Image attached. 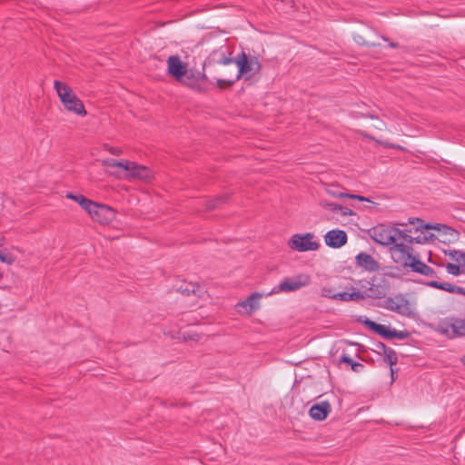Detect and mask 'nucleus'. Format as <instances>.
Returning <instances> with one entry per match:
<instances>
[{"label": "nucleus", "mask_w": 465, "mask_h": 465, "mask_svg": "<svg viewBox=\"0 0 465 465\" xmlns=\"http://www.w3.org/2000/svg\"><path fill=\"white\" fill-rule=\"evenodd\" d=\"M341 361L346 362V363L351 364V365L353 362L352 359L350 356L345 355V354L341 356Z\"/></svg>", "instance_id": "4c0bfd02"}, {"label": "nucleus", "mask_w": 465, "mask_h": 465, "mask_svg": "<svg viewBox=\"0 0 465 465\" xmlns=\"http://www.w3.org/2000/svg\"><path fill=\"white\" fill-rule=\"evenodd\" d=\"M352 292H348V302H360L364 300V294L361 292V289L356 291L354 288H351Z\"/></svg>", "instance_id": "a878e982"}, {"label": "nucleus", "mask_w": 465, "mask_h": 465, "mask_svg": "<svg viewBox=\"0 0 465 465\" xmlns=\"http://www.w3.org/2000/svg\"><path fill=\"white\" fill-rule=\"evenodd\" d=\"M380 143H381L382 145H384L385 147H389V148H393L394 146L388 143H382V142H379Z\"/></svg>", "instance_id": "79ce46f5"}, {"label": "nucleus", "mask_w": 465, "mask_h": 465, "mask_svg": "<svg viewBox=\"0 0 465 465\" xmlns=\"http://www.w3.org/2000/svg\"><path fill=\"white\" fill-rule=\"evenodd\" d=\"M313 238L314 235L311 232L294 234L289 241V247L298 252L316 251L320 244Z\"/></svg>", "instance_id": "1a4fd4ad"}, {"label": "nucleus", "mask_w": 465, "mask_h": 465, "mask_svg": "<svg viewBox=\"0 0 465 465\" xmlns=\"http://www.w3.org/2000/svg\"><path fill=\"white\" fill-rule=\"evenodd\" d=\"M234 60L232 58H229V57H225L223 59L222 63L223 64H229L231 63H232Z\"/></svg>", "instance_id": "a19ab883"}, {"label": "nucleus", "mask_w": 465, "mask_h": 465, "mask_svg": "<svg viewBox=\"0 0 465 465\" xmlns=\"http://www.w3.org/2000/svg\"><path fill=\"white\" fill-rule=\"evenodd\" d=\"M331 411V406L327 401H322L312 405L309 410V415L314 420H324Z\"/></svg>", "instance_id": "f3484780"}, {"label": "nucleus", "mask_w": 465, "mask_h": 465, "mask_svg": "<svg viewBox=\"0 0 465 465\" xmlns=\"http://www.w3.org/2000/svg\"><path fill=\"white\" fill-rule=\"evenodd\" d=\"M95 203V202H93L92 200L84 197L80 199L79 205L90 214L91 211L93 210V206Z\"/></svg>", "instance_id": "cd10ccee"}, {"label": "nucleus", "mask_w": 465, "mask_h": 465, "mask_svg": "<svg viewBox=\"0 0 465 465\" xmlns=\"http://www.w3.org/2000/svg\"><path fill=\"white\" fill-rule=\"evenodd\" d=\"M89 215L100 224H108L115 218V211L105 204L95 203Z\"/></svg>", "instance_id": "f8f14e48"}, {"label": "nucleus", "mask_w": 465, "mask_h": 465, "mask_svg": "<svg viewBox=\"0 0 465 465\" xmlns=\"http://www.w3.org/2000/svg\"><path fill=\"white\" fill-rule=\"evenodd\" d=\"M354 40L359 44V45H368V46H376L378 45L377 44L375 43H368L366 41H364V39L362 38V36L361 35H355L354 36Z\"/></svg>", "instance_id": "473e14b6"}, {"label": "nucleus", "mask_w": 465, "mask_h": 465, "mask_svg": "<svg viewBox=\"0 0 465 465\" xmlns=\"http://www.w3.org/2000/svg\"><path fill=\"white\" fill-rule=\"evenodd\" d=\"M347 234L343 230H331L325 236V243L331 248H341L347 242Z\"/></svg>", "instance_id": "2eb2a0df"}, {"label": "nucleus", "mask_w": 465, "mask_h": 465, "mask_svg": "<svg viewBox=\"0 0 465 465\" xmlns=\"http://www.w3.org/2000/svg\"><path fill=\"white\" fill-rule=\"evenodd\" d=\"M262 296V293L254 292L247 300L238 303V306L253 311L258 308V301Z\"/></svg>", "instance_id": "aec40b11"}, {"label": "nucleus", "mask_w": 465, "mask_h": 465, "mask_svg": "<svg viewBox=\"0 0 465 465\" xmlns=\"http://www.w3.org/2000/svg\"><path fill=\"white\" fill-rule=\"evenodd\" d=\"M361 367H362V364L358 363V362H352V364H351V369H352L354 371H358V369H359V368H361Z\"/></svg>", "instance_id": "ea45409f"}, {"label": "nucleus", "mask_w": 465, "mask_h": 465, "mask_svg": "<svg viewBox=\"0 0 465 465\" xmlns=\"http://www.w3.org/2000/svg\"><path fill=\"white\" fill-rule=\"evenodd\" d=\"M179 291L182 292V293H184V294H187L189 295L191 292L192 293H194L195 292V286L193 284H190L189 286H186L185 288H183V286H181L179 288Z\"/></svg>", "instance_id": "2f4dec72"}, {"label": "nucleus", "mask_w": 465, "mask_h": 465, "mask_svg": "<svg viewBox=\"0 0 465 465\" xmlns=\"http://www.w3.org/2000/svg\"><path fill=\"white\" fill-rule=\"evenodd\" d=\"M338 212H340L343 216L352 215L353 214L352 210H351V209H349L347 207H343V206H342V209L341 210H338Z\"/></svg>", "instance_id": "e433bc0d"}, {"label": "nucleus", "mask_w": 465, "mask_h": 465, "mask_svg": "<svg viewBox=\"0 0 465 465\" xmlns=\"http://www.w3.org/2000/svg\"><path fill=\"white\" fill-rule=\"evenodd\" d=\"M132 164H133V162H131V161H127V160L117 161L116 160V164L114 167H119V168L126 171L128 173L131 170Z\"/></svg>", "instance_id": "c756f323"}, {"label": "nucleus", "mask_w": 465, "mask_h": 465, "mask_svg": "<svg viewBox=\"0 0 465 465\" xmlns=\"http://www.w3.org/2000/svg\"><path fill=\"white\" fill-rule=\"evenodd\" d=\"M126 178H134L143 182H150L153 178V173L146 166L139 165L133 162L131 170L125 175Z\"/></svg>", "instance_id": "dca6fc26"}, {"label": "nucleus", "mask_w": 465, "mask_h": 465, "mask_svg": "<svg viewBox=\"0 0 465 465\" xmlns=\"http://www.w3.org/2000/svg\"><path fill=\"white\" fill-rule=\"evenodd\" d=\"M382 354L384 355V361L391 366V377L393 378L394 370H393L392 366L396 365L398 362V358H397L396 352L393 349L389 348Z\"/></svg>", "instance_id": "412c9836"}, {"label": "nucleus", "mask_w": 465, "mask_h": 465, "mask_svg": "<svg viewBox=\"0 0 465 465\" xmlns=\"http://www.w3.org/2000/svg\"><path fill=\"white\" fill-rule=\"evenodd\" d=\"M320 205L323 209L330 210V211L334 212V213H337L338 210H341L342 209L341 205L336 204L334 203L328 202L326 200H322L320 202Z\"/></svg>", "instance_id": "bb28decb"}, {"label": "nucleus", "mask_w": 465, "mask_h": 465, "mask_svg": "<svg viewBox=\"0 0 465 465\" xmlns=\"http://www.w3.org/2000/svg\"><path fill=\"white\" fill-rule=\"evenodd\" d=\"M388 349L389 347H387L383 342L379 341L376 343V351L379 353H383Z\"/></svg>", "instance_id": "c9c22d12"}, {"label": "nucleus", "mask_w": 465, "mask_h": 465, "mask_svg": "<svg viewBox=\"0 0 465 465\" xmlns=\"http://www.w3.org/2000/svg\"><path fill=\"white\" fill-rule=\"evenodd\" d=\"M0 261L6 264H12L15 262V258L11 253L0 251Z\"/></svg>", "instance_id": "c85d7f7f"}, {"label": "nucleus", "mask_w": 465, "mask_h": 465, "mask_svg": "<svg viewBox=\"0 0 465 465\" xmlns=\"http://www.w3.org/2000/svg\"><path fill=\"white\" fill-rule=\"evenodd\" d=\"M183 339L184 340H187V338L185 336H183ZM189 340H193V341H198L199 340V335L197 333H193V334H191L189 337H188Z\"/></svg>", "instance_id": "58836bf2"}, {"label": "nucleus", "mask_w": 465, "mask_h": 465, "mask_svg": "<svg viewBox=\"0 0 465 465\" xmlns=\"http://www.w3.org/2000/svg\"><path fill=\"white\" fill-rule=\"evenodd\" d=\"M66 197H67V198H69V199H72V200L75 201V202H76V203H80V199H81V198H84V195H82V194H73L72 193H68L66 194Z\"/></svg>", "instance_id": "f704fd0d"}, {"label": "nucleus", "mask_w": 465, "mask_h": 465, "mask_svg": "<svg viewBox=\"0 0 465 465\" xmlns=\"http://www.w3.org/2000/svg\"><path fill=\"white\" fill-rule=\"evenodd\" d=\"M327 193L332 197L335 198H341V197H347L350 199H357L361 202H369L370 200L364 196L357 195V194H350V193H344L341 192L338 188L335 186H331L327 189Z\"/></svg>", "instance_id": "6ab92c4d"}, {"label": "nucleus", "mask_w": 465, "mask_h": 465, "mask_svg": "<svg viewBox=\"0 0 465 465\" xmlns=\"http://www.w3.org/2000/svg\"><path fill=\"white\" fill-rule=\"evenodd\" d=\"M446 271L448 272V273L454 275V276H458L460 273L464 272L460 263H459V264L447 263Z\"/></svg>", "instance_id": "393cba45"}, {"label": "nucleus", "mask_w": 465, "mask_h": 465, "mask_svg": "<svg viewBox=\"0 0 465 465\" xmlns=\"http://www.w3.org/2000/svg\"><path fill=\"white\" fill-rule=\"evenodd\" d=\"M208 78L204 73L191 68L187 69L184 78L179 80V83L196 92L202 93L205 91V83Z\"/></svg>", "instance_id": "6e6552de"}, {"label": "nucleus", "mask_w": 465, "mask_h": 465, "mask_svg": "<svg viewBox=\"0 0 465 465\" xmlns=\"http://www.w3.org/2000/svg\"><path fill=\"white\" fill-rule=\"evenodd\" d=\"M368 233L375 242L383 246L391 245V256L396 263L406 262V259L410 257V251H413L411 244L422 242L419 236L413 237L396 227L384 224H378L371 228Z\"/></svg>", "instance_id": "f257e3e1"}, {"label": "nucleus", "mask_w": 465, "mask_h": 465, "mask_svg": "<svg viewBox=\"0 0 465 465\" xmlns=\"http://www.w3.org/2000/svg\"><path fill=\"white\" fill-rule=\"evenodd\" d=\"M461 361L463 362V364L465 365V357L462 358Z\"/></svg>", "instance_id": "49530a36"}, {"label": "nucleus", "mask_w": 465, "mask_h": 465, "mask_svg": "<svg viewBox=\"0 0 465 465\" xmlns=\"http://www.w3.org/2000/svg\"><path fill=\"white\" fill-rule=\"evenodd\" d=\"M399 264L403 267H410L412 272L431 278L432 280L427 282L430 287L465 296V288L436 280L439 279L437 272L413 256L412 251H410V257L406 259V262H400Z\"/></svg>", "instance_id": "f03ea898"}, {"label": "nucleus", "mask_w": 465, "mask_h": 465, "mask_svg": "<svg viewBox=\"0 0 465 465\" xmlns=\"http://www.w3.org/2000/svg\"><path fill=\"white\" fill-rule=\"evenodd\" d=\"M102 164L107 167H114L116 164V160L112 158L104 159L102 161Z\"/></svg>", "instance_id": "72a5a7b5"}, {"label": "nucleus", "mask_w": 465, "mask_h": 465, "mask_svg": "<svg viewBox=\"0 0 465 465\" xmlns=\"http://www.w3.org/2000/svg\"><path fill=\"white\" fill-rule=\"evenodd\" d=\"M425 228L437 230L440 241L444 243L455 242L459 240V232L448 225L438 223L432 226L430 224H426Z\"/></svg>", "instance_id": "4468645a"}, {"label": "nucleus", "mask_w": 465, "mask_h": 465, "mask_svg": "<svg viewBox=\"0 0 465 465\" xmlns=\"http://www.w3.org/2000/svg\"><path fill=\"white\" fill-rule=\"evenodd\" d=\"M235 64L238 66V72L235 78L232 80L217 79V84L220 88L232 86L233 83L242 75L249 79L255 74L259 73L262 68L257 57L248 56L244 52H242L238 55L235 59Z\"/></svg>", "instance_id": "7ed1b4c3"}, {"label": "nucleus", "mask_w": 465, "mask_h": 465, "mask_svg": "<svg viewBox=\"0 0 465 465\" xmlns=\"http://www.w3.org/2000/svg\"><path fill=\"white\" fill-rule=\"evenodd\" d=\"M356 264L363 268L365 271L374 272L379 271V262L370 254L366 252H360L356 257Z\"/></svg>", "instance_id": "a211bd4d"}, {"label": "nucleus", "mask_w": 465, "mask_h": 465, "mask_svg": "<svg viewBox=\"0 0 465 465\" xmlns=\"http://www.w3.org/2000/svg\"><path fill=\"white\" fill-rule=\"evenodd\" d=\"M226 200H227V195L217 196L213 199L208 200L206 202L205 205L208 210H213V209L217 208L219 205H221L222 203H224L226 202Z\"/></svg>", "instance_id": "4be33fe9"}, {"label": "nucleus", "mask_w": 465, "mask_h": 465, "mask_svg": "<svg viewBox=\"0 0 465 465\" xmlns=\"http://www.w3.org/2000/svg\"><path fill=\"white\" fill-rule=\"evenodd\" d=\"M359 285L364 294V300L385 298L390 290V283L384 276H373L370 281L360 280Z\"/></svg>", "instance_id": "39448f33"}, {"label": "nucleus", "mask_w": 465, "mask_h": 465, "mask_svg": "<svg viewBox=\"0 0 465 465\" xmlns=\"http://www.w3.org/2000/svg\"><path fill=\"white\" fill-rule=\"evenodd\" d=\"M364 325L369 328L371 331L378 333L384 339H392L397 338L400 340L407 339L410 336L409 331H397L395 329H390L383 324L376 323L375 322L366 319L363 322Z\"/></svg>", "instance_id": "9d476101"}, {"label": "nucleus", "mask_w": 465, "mask_h": 465, "mask_svg": "<svg viewBox=\"0 0 465 465\" xmlns=\"http://www.w3.org/2000/svg\"><path fill=\"white\" fill-rule=\"evenodd\" d=\"M54 87L64 108L77 115H86L82 101L75 95L73 89L65 83L55 80Z\"/></svg>", "instance_id": "20e7f679"}, {"label": "nucleus", "mask_w": 465, "mask_h": 465, "mask_svg": "<svg viewBox=\"0 0 465 465\" xmlns=\"http://www.w3.org/2000/svg\"><path fill=\"white\" fill-rule=\"evenodd\" d=\"M311 283V277L308 274H298L293 277L284 278L280 284L275 286L266 295L276 294L280 292H296L302 287H305Z\"/></svg>", "instance_id": "0eeeda50"}, {"label": "nucleus", "mask_w": 465, "mask_h": 465, "mask_svg": "<svg viewBox=\"0 0 465 465\" xmlns=\"http://www.w3.org/2000/svg\"><path fill=\"white\" fill-rule=\"evenodd\" d=\"M390 46L392 48H395L398 46V44L391 42V43H390Z\"/></svg>", "instance_id": "37998d69"}, {"label": "nucleus", "mask_w": 465, "mask_h": 465, "mask_svg": "<svg viewBox=\"0 0 465 465\" xmlns=\"http://www.w3.org/2000/svg\"><path fill=\"white\" fill-rule=\"evenodd\" d=\"M444 253L446 255H448L451 260H453L460 264H461L463 257L465 255V252H463L461 251H457V250L444 251Z\"/></svg>", "instance_id": "b1692460"}, {"label": "nucleus", "mask_w": 465, "mask_h": 465, "mask_svg": "<svg viewBox=\"0 0 465 465\" xmlns=\"http://www.w3.org/2000/svg\"><path fill=\"white\" fill-rule=\"evenodd\" d=\"M187 66L183 64L178 55H171L167 59V72L176 81L184 78Z\"/></svg>", "instance_id": "ddd939ff"}, {"label": "nucleus", "mask_w": 465, "mask_h": 465, "mask_svg": "<svg viewBox=\"0 0 465 465\" xmlns=\"http://www.w3.org/2000/svg\"><path fill=\"white\" fill-rule=\"evenodd\" d=\"M5 243V238L4 237H0V246H3Z\"/></svg>", "instance_id": "c03bdc74"}, {"label": "nucleus", "mask_w": 465, "mask_h": 465, "mask_svg": "<svg viewBox=\"0 0 465 465\" xmlns=\"http://www.w3.org/2000/svg\"><path fill=\"white\" fill-rule=\"evenodd\" d=\"M323 296L333 299V300L348 302V292L331 293L330 290L323 289Z\"/></svg>", "instance_id": "5701e85b"}, {"label": "nucleus", "mask_w": 465, "mask_h": 465, "mask_svg": "<svg viewBox=\"0 0 465 465\" xmlns=\"http://www.w3.org/2000/svg\"><path fill=\"white\" fill-rule=\"evenodd\" d=\"M440 333L449 338L465 337V312L460 316H448L438 324Z\"/></svg>", "instance_id": "423d86ee"}, {"label": "nucleus", "mask_w": 465, "mask_h": 465, "mask_svg": "<svg viewBox=\"0 0 465 465\" xmlns=\"http://www.w3.org/2000/svg\"><path fill=\"white\" fill-rule=\"evenodd\" d=\"M104 149L106 151H108L110 153L114 154V155H120L123 153V150L119 147H113V146L105 144Z\"/></svg>", "instance_id": "7c9ffc66"}, {"label": "nucleus", "mask_w": 465, "mask_h": 465, "mask_svg": "<svg viewBox=\"0 0 465 465\" xmlns=\"http://www.w3.org/2000/svg\"><path fill=\"white\" fill-rule=\"evenodd\" d=\"M365 136L370 138V139H373V137L370 136L369 134H365Z\"/></svg>", "instance_id": "a18cd8bd"}, {"label": "nucleus", "mask_w": 465, "mask_h": 465, "mask_svg": "<svg viewBox=\"0 0 465 465\" xmlns=\"http://www.w3.org/2000/svg\"><path fill=\"white\" fill-rule=\"evenodd\" d=\"M381 307L403 316H410L411 314L410 302L401 294L387 298Z\"/></svg>", "instance_id": "9b49d317"}]
</instances>
